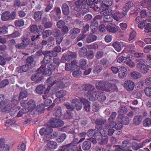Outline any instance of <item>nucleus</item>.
Wrapping results in <instances>:
<instances>
[{
    "label": "nucleus",
    "mask_w": 151,
    "mask_h": 151,
    "mask_svg": "<svg viewBox=\"0 0 151 151\" xmlns=\"http://www.w3.org/2000/svg\"><path fill=\"white\" fill-rule=\"evenodd\" d=\"M9 83L8 80L7 79H4L0 82V88L4 87L9 84Z\"/></svg>",
    "instance_id": "obj_61"
},
{
    "label": "nucleus",
    "mask_w": 151,
    "mask_h": 151,
    "mask_svg": "<svg viewBox=\"0 0 151 151\" xmlns=\"http://www.w3.org/2000/svg\"><path fill=\"white\" fill-rule=\"evenodd\" d=\"M135 23L138 24V27L141 29H143L145 28L147 24V21L145 20H142L141 17L137 16L134 20Z\"/></svg>",
    "instance_id": "obj_12"
},
{
    "label": "nucleus",
    "mask_w": 151,
    "mask_h": 151,
    "mask_svg": "<svg viewBox=\"0 0 151 151\" xmlns=\"http://www.w3.org/2000/svg\"><path fill=\"white\" fill-rule=\"evenodd\" d=\"M49 138L47 139V140H45V142H47V146L50 148L51 149H55L57 147V145L55 142L52 141H50L48 139Z\"/></svg>",
    "instance_id": "obj_26"
},
{
    "label": "nucleus",
    "mask_w": 151,
    "mask_h": 151,
    "mask_svg": "<svg viewBox=\"0 0 151 151\" xmlns=\"http://www.w3.org/2000/svg\"><path fill=\"white\" fill-rule=\"evenodd\" d=\"M111 86V83L104 81H100L96 83V87L98 89L106 91H110Z\"/></svg>",
    "instance_id": "obj_4"
},
{
    "label": "nucleus",
    "mask_w": 151,
    "mask_h": 151,
    "mask_svg": "<svg viewBox=\"0 0 151 151\" xmlns=\"http://www.w3.org/2000/svg\"><path fill=\"white\" fill-rule=\"evenodd\" d=\"M26 142L24 139H22V142H21L18 146V149L22 151L26 149Z\"/></svg>",
    "instance_id": "obj_36"
},
{
    "label": "nucleus",
    "mask_w": 151,
    "mask_h": 151,
    "mask_svg": "<svg viewBox=\"0 0 151 151\" xmlns=\"http://www.w3.org/2000/svg\"><path fill=\"white\" fill-rule=\"evenodd\" d=\"M97 37L96 36L93 35H89L86 39V41L87 43H89L96 40Z\"/></svg>",
    "instance_id": "obj_39"
},
{
    "label": "nucleus",
    "mask_w": 151,
    "mask_h": 151,
    "mask_svg": "<svg viewBox=\"0 0 151 151\" xmlns=\"http://www.w3.org/2000/svg\"><path fill=\"white\" fill-rule=\"evenodd\" d=\"M140 16H138L141 17V18L147 17L148 16V12L146 9H143L140 12Z\"/></svg>",
    "instance_id": "obj_59"
},
{
    "label": "nucleus",
    "mask_w": 151,
    "mask_h": 151,
    "mask_svg": "<svg viewBox=\"0 0 151 151\" xmlns=\"http://www.w3.org/2000/svg\"><path fill=\"white\" fill-rule=\"evenodd\" d=\"M50 18L52 20L57 21L61 17V12L60 8H55V10L52 11L49 13Z\"/></svg>",
    "instance_id": "obj_5"
},
{
    "label": "nucleus",
    "mask_w": 151,
    "mask_h": 151,
    "mask_svg": "<svg viewBox=\"0 0 151 151\" xmlns=\"http://www.w3.org/2000/svg\"><path fill=\"white\" fill-rule=\"evenodd\" d=\"M86 4L90 8H93L94 11L98 12L99 10L101 0H86Z\"/></svg>",
    "instance_id": "obj_7"
},
{
    "label": "nucleus",
    "mask_w": 151,
    "mask_h": 151,
    "mask_svg": "<svg viewBox=\"0 0 151 151\" xmlns=\"http://www.w3.org/2000/svg\"><path fill=\"white\" fill-rule=\"evenodd\" d=\"M55 113L54 115L58 118H60L61 116V108L59 106L56 107L55 109Z\"/></svg>",
    "instance_id": "obj_48"
},
{
    "label": "nucleus",
    "mask_w": 151,
    "mask_h": 151,
    "mask_svg": "<svg viewBox=\"0 0 151 151\" xmlns=\"http://www.w3.org/2000/svg\"><path fill=\"white\" fill-rule=\"evenodd\" d=\"M42 14V13L41 12H36L34 13V18L36 21H40L41 19Z\"/></svg>",
    "instance_id": "obj_44"
},
{
    "label": "nucleus",
    "mask_w": 151,
    "mask_h": 151,
    "mask_svg": "<svg viewBox=\"0 0 151 151\" xmlns=\"http://www.w3.org/2000/svg\"><path fill=\"white\" fill-rule=\"evenodd\" d=\"M80 9L79 11H81V13L83 14H84L89 11L88 6L86 4L84 5Z\"/></svg>",
    "instance_id": "obj_54"
},
{
    "label": "nucleus",
    "mask_w": 151,
    "mask_h": 151,
    "mask_svg": "<svg viewBox=\"0 0 151 151\" xmlns=\"http://www.w3.org/2000/svg\"><path fill=\"white\" fill-rule=\"evenodd\" d=\"M86 1L84 0H79L75 2V4L76 6L75 9L78 11H79L80 9L86 4Z\"/></svg>",
    "instance_id": "obj_21"
},
{
    "label": "nucleus",
    "mask_w": 151,
    "mask_h": 151,
    "mask_svg": "<svg viewBox=\"0 0 151 151\" xmlns=\"http://www.w3.org/2000/svg\"><path fill=\"white\" fill-rule=\"evenodd\" d=\"M52 131V129L49 127H44L42 128L40 130V135H44V140H47L50 137V133Z\"/></svg>",
    "instance_id": "obj_9"
},
{
    "label": "nucleus",
    "mask_w": 151,
    "mask_h": 151,
    "mask_svg": "<svg viewBox=\"0 0 151 151\" xmlns=\"http://www.w3.org/2000/svg\"><path fill=\"white\" fill-rule=\"evenodd\" d=\"M102 5L101 6L109 7L113 3V0H102Z\"/></svg>",
    "instance_id": "obj_43"
},
{
    "label": "nucleus",
    "mask_w": 151,
    "mask_h": 151,
    "mask_svg": "<svg viewBox=\"0 0 151 151\" xmlns=\"http://www.w3.org/2000/svg\"><path fill=\"white\" fill-rule=\"evenodd\" d=\"M118 76L121 78L123 79L126 76L127 74V70L125 67L122 66L119 68Z\"/></svg>",
    "instance_id": "obj_18"
},
{
    "label": "nucleus",
    "mask_w": 151,
    "mask_h": 151,
    "mask_svg": "<svg viewBox=\"0 0 151 151\" xmlns=\"http://www.w3.org/2000/svg\"><path fill=\"white\" fill-rule=\"evenodd\" d=\"M102 18L103 17L101 15H97L94 18L92 23L93 24H95L96 25H99V22H100L101 21Z\"/></svg>",
    "instance_id": "obj_42"
},
{
    "label": "nucleus",
    "mask_w": 151,
    "mask_h": 151,
    "mask_svg": "<svg viewBox=\"0 0 151 151\" xmlns=\"http://www.w3.org/2000/svg\"><path fill=\"white\" fill-rule=\"evenodd\" d=\"M130 76L133 78L137 79L141 77V74L138 72L133 71L131 73Z\"/></svg>",
    "instance_id": "obj_38"
},
{
    "label": "nucleus",
    "mask_w": 151,
    "mask_h": 151,
    "mask_svg": "<svg viewBox=\"0 0 151 151\" xmlns=\"http://www.w3.org/2000/svg\"><path fill=\"white\" fill-rule=\"evenodd\" d=\"M91 146V143L90 142L85 141L83 143L82 146L83 149L84 150H89Z\"/></svg>",
    "instance_id": "obj_51"
},
{
    "label": "nucleus",
    "mask_w": 151,
    "mask_h": 151,
    "mask_svg": "<svg viewBox=\"0 0 151 151\" xmlns=\"http://www.w3.org/2000/svg\"><path fill=\"white\" fill-rule=\"evenodd\" d=\"M72 127H73V126H68L67 127H63V129L65 131L68 133L73 134L74 132L73 129H71Z\"/></svg>",
    "instance_id": "obj_57"
},
{
    "label": "nucleus",
    "mask_w": 151,
    "mask_h": 151,
    "mask_svg": "<svg viewBox=\"0 0 151 151\" xmlns=\"http://www.w3.org/2000/svg\"><path fill=\"white\" fill-rule=\"evenodd\" d=\"M47 81L49 84L48 86H50L51 87L57 83L56 81L55 80V78L53 77H50L47 79Z\"/></svg>",
    "instance_id": "obj_46"
},
{
    "label": "nucleus",
    "mask_w": 151,
    "mask_h": 151,
    "mask_svg": "<svg viewBox=\"0 0 151 151\" xmlns=\"http://www.w3.org/2000/svg\"><path fill=\"white\" fill-rule=\"evenodd\" d=\"M26 64L30 68L33 67L35 65L34 58L32 56L28 57L26 60Z\"/></svg>",
    "instance_id": "obj_32"
},
{
    "label": "nucleus",
    "mask_w": 151,
    "mask_h": 151,
    "mask_svg": "<svg viewBox=\"0 0 151 151\" xmlns=\"http://www.w3.org/2000/svg\"><path fill=\"white\" fill-rule=\"evenodd\" d=\"M122 42L116 41L113 43L112 46L115 50L118 52H120L122 50Z\"/></svg>",
    "instance_id": "obj_27"
},
{
    "label": "nucleus",
    "mask_w": 151,
    "mask_h": 151,
    "mask_svg": "<svg viewBox=\"0 0 151 151\" xmlns=\"http://www.w3.org/2000/svg\"><path fill=\"white\" fill-rule=\"evenodd\" d=\"M16 17V12L13 11L11 13L9 11H4L2 13L1 19L3 21H11L14 19Z\"/></svg>",
    "instance_id": "obj_6"
},
{
    "label": "nucleus",
    "mask_w": 151,
    "mask_h": 151,
    "mask_svg": "<svg viewBox=\"0 0 151 151\" xmlns=\"http://www.w3.org/2000/svg\"><path fill=\"white\" fill-rule=\"evenodd\" d=\"M22 6L20 0H15L14 1L13 6L15 8H18L20 6Z\"/></svg>",
    "instance_id": "obj_63"
},
{
    "label": "nucleus",
    "mask_w": 151,
    "mask_h": 151,
    "mask_svg": "<svg viewBox=\"0 0 151 151\" xmlns=\"http://www.w3.org/2000/svg\"><path fill=\"white\" fill-rule=\"evenodd\" d=\"M52 32L50 30L47 29L42 32V37L44 39H45L51 35Z\"/></svg>",
    "instance_id": "obj_60"
},
{
    "label": "nucleus",
    "mask_w": 151,
    "mask_h": 151,
    "mask_svg": "<svg viewBox=\"0 0 151 151\" xmlns=\"http://www.w3.org/2000/svg\"><path fill=\"white\" fill-rule=\"evenodd\" d=\"M11 108V105L6 101H4L1 103H0V110L2 111H9Z\"/></svg>",
    "instance_id": "obj_14"
},
{
    "label": "nucleus",
    "mask_w": 151,
    "mask_h": 151,
    "mask_svg": "<svg viewBox=\"0 0 151 151\" xmlns=\"http://www.w3.org/2000/svg\"><path fill=\"white\" fill-rule=\"evenodd\" d=\"M79 101V99H75L72 100L71 105L68 103L65 104V106L67 109V113L70 116H71V112L70 111H73L74 108H76L77 110H80L82 109V105Z\"/></svg>",
    "instance_id": "obj_2"
},
{
    "label": "nucleus",
    "mask_w": 151,
    "mask_h": 151,
    "mask_svg": "<svg viewBox=\"0 0 151 151\" xmlns=\"http://www.w3.org/2000/svg\"><path fill=\"white\" fill-rule=\"evenodd\" d=\"M136 35L137 33L135 30H133L129 34V40L131 41L134 40L135 39Z\"/></svg>",
    "instance_id": "obj_55"
},
{
    "label": "nucleus",
    "mask_w": 151,
    "mask_h": 151,
    "mask_svg": "<svg viewBox=\"0 0 151 151\" xmlns=\"http://www.w3.org/2000/svg\"><path fill=\"white\" fill-rule=\"evenodd\" d=\"M45 88V85L40 84L36 88V92L37 93L39 94H42Z\"/></svg>",
    "instance_id": "obj_35"
},
{
    "label": "nucleus",
    "mask_w": 151,
    "mask_h": 151,
    "mask_svg": "<svg viewBox=\"0 0 151 151\" xmlns=\"http://www.w3.org/2000/svg\"><path fill=\"white\" fill-rule=\"evenodd\" d=\"M106 122V121L102 119H97L96 121V128L99 130V132H96L94 129H90L87 132V135L89 137L91 138L88 139L93 144H96V141L100 140L101 137V136H105L107 135L106 131L102 129L104 124Z\"/></svg>",
    "instance_id": "obj_1"
},
{
    "label": "nucleus",
    "mask_w": 151,
    "mask_h": 151,
    "mask_svg": "<svg viewBox=\"0 0 151 151\" xmlns=\"http://www.w3.org/2000/svg\"><path fill=\"white\" fill-rule=\"evenodd\" d=\"M87 60L85 59H82L79 61L80 67L82 69L86 68L87 66Z\"/></svg>",
    "instance_id": "obj_45"
},
{
    "label": "nucleus",
    "mask_w": 151,
    "mask_h": 151,
    "mask_svg": "<svg viewBox=\"0 0 151 151\" xmlns=\"http://www.w3.org/2000/svg\"><path fill=\"white\" fill-rule=\"evenodd\" d=\"M72 143L70 144L69 145H67L66 146H65L62 148V149H66V151H74L73 148Z\"/></svg>",
    "instance_id": "obj_64"
},
{
    "label": "nucleus",
    "mask_w": 151,
    "mask_h": 151,
    "mask_svg": "<svg viewBox=\"0 0 151 151\" xmlns=\"http://www.w3.org/2000/svg\"><path fill=\"white\" fill-rule=\"evenodd\" d=\"M113 16L110 15H106L104 17V23L106 24V23H110L113 21Z\"/></svg>",
    "instance_id": "obj_41"
},
{
    "label": "nucleus",
    "mask_w": 151,
    "mask_h": 151,
    "mask_svg": "<svg viewBox=\"0 0 151 151\" xmlns=\"http://www.w3.org/2000/svg\"><path fill=\"white\" fill-rule=\"evenodd\" d=\"M29 68L30 67L28 65L26 64L17 67V70L18 72L22 73L27 72Z\"/></svg>",
    "instance_id": "obj_28"
},
{
    "label": "nucleus",
    "mask_w": 151,
    "mask_h": 151,
    "mask_svg": "<svg viewBox=\"0 0 151 151\" xmlns=\"http://www.w3.org/2000/svg\"><path fill=\"white\" fill-rule=\"evenodd\" d=\"M38 72L42 74H43L47 76H49L52 73V71L49 68H43L42 69H39V68L38 69Z\"/></svg>",
    "instance_id": "obj_30"
},
{
    "label": "nucleus",
    "mask_w": 151,
    "mask_h": 151,
    "mask_svg": "<svg viewBox=\"0 0 151 151\" xmlns=\"http://www.w3.org/2000/svg\"><path fill=\"white\" fill-rule=\"evenodd\" d=\"M47 19L46 17H44L42 20L43 23H44V27L46 28H51L52 25L50 21L47 22Z\"/></svg>",
    "instance_id": "obj_34"
},
{
    "label": "nucleus",
    "mask_w": 151,
    "mask_h": 151,
    "mask_svg": "<svg viewBox=\"0 0 151 151\" xmlns=\"http://www.w3.org/2000/svg\"><path fill=\"white\" fill-rule=\"evenodd\" d=\"M125 88L128 91H132L134 87V83L132 81L129 80L125 81L124 83Z\"/></svg>",
    "instance_id": "obj_15"
},
{
    "label": "nucleus",
    "mask_w": 151,
    "mask_h": 151,
    "mask_svg": "<svg viewBox=\"0 0 151 151\" xmlns=\"http://www.w3.org/2000/svg\"><path fill=\"white\" fill-rule=\"evenodd\" d=\"M127 52L131 54L134 53L136 49L135 46L133 44H129L126 47Z\"/></svg>",
    "instance_id": "obj_37"
},
{
    "label": "nucleus",
    "mask_w": 151,
    "mask_h": 151,
    "mask_svg": "<svg viewBox=\"0 0 151 151\" xmlns=\"http://www.w3.org/2000/svg\"><path fill=\"white\" fill-rule=\"evenodd\" d=\"M51 58L50 56H45L42 60L41 61L42 65L39 68V69H42L43 68H46L47 64L51 60Z\"/></svg>",
    "instance_id": "obj_19"
},
{
    "label": "nucleus",
    "mask_w": 151,
    "mask_h": 151,
    "mask_svg": "<svg viewBox=\"0 0 151 151\" xmlns=\"http://www.w3.org/2000/svg\"><path fill=\"white\" fill-rule=\"evenodd\" d=\"M142 120V116L140 115H138L134 117L133 120V122L135 124L139 125L140 124Z\"/></svg>",
    "instance_id": "obj_33"
},
{
    "label": "nucleus",
    "mask_w": 151,
    "mask_h": 151,
    "mask_svg": "<svg viewBox=\"0 0 151 151\" xmlns=\"http://www.w3.org/2000/svg\"><path fill=\"white\" fill-rule=\"evenodd\" d=\"M122 123L120 122L116 124L113 121H112L109 123V125L111 128L115 127L116 129H120L122 128Z\"/></svg>",
    "instance_id": "obj_25"
},
{
    "label": "nucleus",
    "mask_w": 151,
    "mask_h": 151,
    "mask_svg": "<svg viewBox=\"0 0 151 151\" xmlns=\"http://www.w3.org/2000/svg\"><path fill=\"white\" fill-rule=\"evenodd\" d=\"M38 72L37 69L36 71V73L34 75H32L31 77V80L32 81H35V82L36 80H37V78L39 77L40 75L42 74L41 73H40Z\"/></svg>",
    "instance_id": "obj_62"
},
{
    "label": "nucleus",
    "mask_w": 151,
    "mask_h": 151,
    "mask_svg": "<svg viewBox=\"0 0 151 151\" xmlns=\"http://www.w3.org/2000/svg\"><path fill=\"white\" fill-rule=\"evenodd\" d=\"M127 14L124 13L122 11L116 10L114 11L113 13L112 14V15L113 18L117 21L120 20V19H122Z\"/></svg>",
    "instance_id": "obj_11"
},
{
    "label": "nucleus",
    "mask_w": 151,
    "mask_h": 151,
    "mask_svg": "<svg viewBox=\"0 0 151 151\" xmlns=\"http://www.w3.org/2000/svg\"><path fill=\"white\" fill-rule=\"evenodd\" d=\"M80 101L85 106V110L86 111H89L90 109V102L83 98H81Z\"/></svg>",
    "instance_id": "obj_24"
},
{
    "label": "nucleus",
    "mask_w": 151,
    "mask_h": 151,
    "mask_svg": "<svg viewBox=\"0 0 151 151\" xmlns=\"http://www.w3.org/2000/svg\"><path fill=\"white\" fill-rule=\"evenodd\" d=\"M36 106L35 102L33 100L31 99L28 102L26 109H27L28 112L30 111H32L34 109Z\"/></svg>",
    "instance_id": "obj_23"
},
{
    "label": "nucleus",
    "mask_w": 151,
    "mask_h": 151,
    "mask_svg": "<svg viewBox=\"0 0 151 151\" xmlns=\"http://www.w3.org/2000/svg\"><path fill=\"white\" fill-rule=\"evenodd\" d=\"M143 124L145 127H149L151 126V118H146L143 121Z\"/></svg>",
    "instance_id": "obj_53"
},
{
    "label": "nucleus",
    "mask_w": 151,
    "mask_h": 151,
    "mask_svg": "<svg viewBox=\"0 0 151 151\" xmlns=\"http://www.w3.org/2000/svg\"><path fill=\"white\" fill-rule=\"evenodd\" d=\"M137 70L143 74H146L149 71V69L143 61L142 59H138L135 60Z\"/></svg>",
    "instance_id": "obj_3"
},
{
    "label": "nucleus",
    "mask_w": 151,
    "mask_h": 151,
    "mask_svg": "<svg viewBox=\"0 0 151 151\" xmlns=\"http://www.w3.org/2000/svg\"><path fill=\"white\" fill-rule=\"evenodd\" d=\"M99 6L100 8L99 10L101 9V10L100 12L101 14H103L105 16L110 14L112 15L113 13L112 10L111 9H109V7L101 6L100 7V6Z\"/></svg>",
    "instance_id": "obj_16"
},
{
    "label": "nucleus",
    "mask_w": 151,
    "mask_h": 151,
    "mask_svg": "<svg viewBox=\"0 0 151 151\" xmlns=\"http://www.w3.org/2000/svg\"><path fill=\"white\" fill-rule=\"evenodd\" d=\"M75 55L73 54L70 55L65 54L61 57L60 60L61 63H64L66 61H70L72 60L73 58H75Z\"/></svg>",
    "instance_id": "obj_17"
},
{
    "label": "nucleus",
    "mask_w": 151,
    "mask_h": 151,
    "mask_svg": "<svg viewBox=\"0 0 151 151\" xmlns=\"http://www.w3.org/2000/svg\"><path fill=\"white\" fill-rule=\"evenodd\" d=\"M48 124L52 127H58L62 126L64 124V123L60 119L54 118L50 119Z\"/></svg>",
    "instance_id": "obj_10"
},
{
    "label": "nucleus",
    "mask_w": 151,
    "mask_h": 151,
    "mask_svg": "<svg viewBox=\"0 0 151 151\" xmlns=\"http://www.w3.org/2000/svg\"><path fill=\"white\" fill-rule=\"evenodd\" d=\"M70 64L72 71L78 70L79 68V67L77 65V62L76 60L71 61Z\"/></svg>",
    "instance_id": "obj_40"
},
{
    "label": "nucleus",
    "mask_w": 151,
    "mask_h": 151,
    "mask_svg": "<svg viewBox=\"0 0 151 151\" xmlns=\"http://www.w3.org/2000/svg\"><path fill=\"white\" fill-rule=\"evenodd\" d=\"M101 62L105 68H106L109 65H111V63L106 58L102 59L101 60Z\"/></svg>",
    "instance_id": "obj_56"
},
{
    "label": "nucleus",
    "mask_w": 151,
    "mask_h": 151,
    "mask_svg": "<svg viewBox=\"0 0 151 151\" xmlns=\"http://www.w3.org/2000/svg\"><path fill=\"white\" fill-rule=\"evenodd\" d=\"M119 27L112 23H109L108 24L106 27V29L108 32H110L115 33L119 29Z\"/></svg>",
    "instance_id": "obj_13"
},
{
    "label": "nucleus",
    "mask_w": 151,
    "mask_h": 151,
    "mask_svg": "<svg viewBox=\"0 0 151 151\" xmlns=\"http://www.w3.org/2000/svg\"><path fill=\"white\" fill-rule=\"evenodd\" d=\"M24 24V21L23 19H18L14 22V24L17 27H20Z\"/></svg>",
    "instance_id": "obj_49"
},
{
    "label": "nucleus",
    "mask_w": 151,
    "mask_h": 151,
    "mask_svg": "<svg viewBox=\"0 0 151 151\" xmlns=\"http://www.w3.org/2000/svg\"><path fill=\"white\" fill-rule=\"evenodd\" d=\"M81 88L84 91H87L90 92L88 94H90L89 93L91 94V92H93L95 89L94 86L90 84L83 85Z\"/></svg>",
    "instance_id": "obj_20"
},
{
    "label": "nucleus",
    "mask_w": 151,
    "mask_h": 151,
    "mask_svg": "<svg viewBox=\"0 0 151 151\" xmlns=\"http://www.w3.org/2000/svg\"><path fill=\"white\" fill-rule=\"evenodd\" d=\"M116 112H114L112 113L110 118L108 119V123L106 125V128L107 129L109 128V124L111 122L113 121V120L115 119L116 117Z\"/></svg>",
    "instance_id": "obj_47"
},
{
    "label": "nucleus",
    "mask_w": 151,
    "mask_h": 151,
    "mask_svg": "<svg viewBox=\"0 0 151 151\" xmlns=\"http://www.w3.org/2000/svg\"><path fill=\"white\" fill-rule=\"evenodd\" d=\"M133 4L132 1H129L125 4L124 6L123 7V11L128 12L133 6Z\"/></svg>",
    "instance_id": "obj_31"
},
{
    "label": "nucleus",
    "mask_w": 151,
    "mask_h": 151,
    "mask_svg": "<svg viewBox=\"0 0 151 151\" xmlns=\"http://www.w3.org/2000/svg\"><path fill=\"white\" fill-rule=\"evenodd\" d=\"M102 70V66L99 65H96L94 67L93 69V73L95 74L99 73Z\"/></svg>",
    "instance_id": "obj_52"
},
{
    "label": "nucleus",
    "mask_w": 151,
    "mask_h": 151,
    "mask_svg": "<svg viewBox=\"0 0 151 151\" xmlns=\"http://www.w3.org/2000/svg\"><path fill=\"white\" fill-rule=\"evenodd\" d=\"M30 30L32 32H37L38 34L40 33L41 30H38L36 25H33L30 27Z\"/></svg>",
    "instance_id": "obj_58"
},
{
    "label": "nucleus",
    "mask_w": 151,
    "mask_h": 151,
    "mask_svg": "<svg viewBox=\"0 0 151 151\" xmlns=\"http://www.w3.org/2000/svg\"><path fill=\"white\" fill-rule=\"evenodd\" d=\"M70 84V78L65 76L61 81H58L56 85L59 88H64L69 86Z\"/></svg>",
    "instance_id": "obj_8"
},
{
    "label": "nucleus",
    "mask_w": 151,
    "mask_h": 151,
    "mask_svg": "<svg viewBox=\"0 0 151 151\" xmlns=\"http://www.w3.org/2000/svg\"><path fill=\"white\" fill-rule=\"evenodd\" d=\"M62 9L63 14L67 16L70 13L69 8L66 4L64 3L62 5Z\"/></svg>",
    "instance_id": "obj_29"
},
{
    "label": "nucleus",
    "mask_w": 151,
    "mask_h": 151,
    "mask_svg": "<svg viewBox=\"0 0 151 151\" xmlns=\"http://www.w3.org/2000/svg\"><path fill=\"white\" fill-rule=\"evenodd\" d=\"M22 43L26 47L28 45L30 42V40L27 38L25 37L24 36H23L21 37Z\"/></svg>",
    "instance_id": "obj_50"
},
{
    "label": "nucleus",
    "mask_w": 151,
    "mask_h": 151,
    "mask_svg": "<svg viewBox=\"0 0 151 151\" xmlns=\"http://www.w3.org/2000/svg\"><path fill=\"white\" fill-rule=\"evenodd\" d=\"M0 141V151H9V146L7 144H4V139L3 138H1Z\"/></svg>",
    "instance_id": "obj_22"
}]
</instances>
